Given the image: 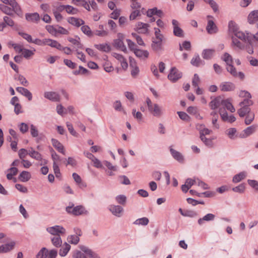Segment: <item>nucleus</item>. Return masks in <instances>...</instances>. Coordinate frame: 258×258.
Segmentation results:
<instances>
[{"label": "nucleus", "instance_id": "8", "mask_svg": "<svg viewBox=\"0 0 258 258\" xmlns=\"http://www.w3.org/2000/svg\"><path fill=\"white\" fill-rule=\"evenodd\" d=\"M172 24L173 27V34L178 37H183V31L179 27L178 22L176 20H172Z\"/></svg>", "mask_w": 258, "mask_h": 258}, {"label": "nucleus", "instance_id": "60", "mask_svg": "<svg viewBox=\"0 0 258 258\" xmlns=\"http://www.w3.org/2000/svg\"><path fill=\"white\" fill-rule=\"evenodd\" d=\"M73 258H87L85 254L79 250H76L73 255Z\"/></svg>", "mask_w": 258, "mask_h": 258}, {"label": "nucleus", "instance_id": "33", "mask_svg": "<svg viewBox=\"0 0 258 258\" xmlns=\"http://www.w3.org/2000/svg\"><path fill=\"white\" fill-rule=\"evenodd\" d=\"M0 9L3 13L8 15L11 16H13L14 15L13 13V12H14L13 10V8L11 9V8L7 6H5L3 4H0Z\"/></svg>", "mask_w": 258, "mask_h": 258}, {"label": "nucleus", "instance_id": "18", "mask_svg": "<svg viewBox=\"0 0 258 258\" xmlns=\"http://www.w3.org/2000/svg\"><path fill=\"white\" fill-rule=\"evenodd\" d=\"M234 35L237 38L242 40L246 41V39L249 42L251 38V34L249 33H247L246 35H245V34L242 32L235 31L234 32Z\"/></svg>", "mask_w": 258, "mask_h": 258}, {"label": "nucleus", "instance_id": "41", "mask_svg": "<svg viewBox=\"0 0 258 258\" xmlns=\"http://www.w3.org/2000/svg\"><path fill=\"white\" fill-rule=\"evenodd\" d=\"M68 40L74 45H76V49L79 50V49H82L83 48V44H82L78 40L72 38H69Z\"/></svg>", "mask_w": 258, "mask_h": 258}, {"label": "nucleus", "instance_id": "58", "mask_svg": "<svg viewBox=\"0 0 258 258\" xmlns=\"http://www.w3.org/2000/svg\"><path fill=\"white\" fill-rule=\"evenodd\" d=\"M236 133L235 128H230L226 131V134L230 138H233Z\"/></svg>", "mask_w": 258, "mask_h": 258}, {"label": "nucleus", "instance_id": "53", "mask_svg": "<svg viewBox=\"0 0 258 258\" xmlns=\"http://www.w3.org/2000/svg\"><path fill=\"white\" fill-rule=\"evenodd\" d=\"M200 82V79L198 74H195L192 80V85L196 88Z\"/></svg>", "mask_w": 258, "mask_h": 258}, {"label": "nucleus", "instance_id": "15", "mask_svg": "<svg viewBox=\"0 0 258 258\" xmlns=\"http://www.w3.org/2000/svg\"><path fill=\"white\" fill-rule=\"evenodd\" d=\"M134 52L136 56L142 59H145L148 58L149 54L147 50L140 49H135V51Z\"/></svg>", "mask_w": 258, "mask_h": 258}, {"label": "nucleus", "instance_id": "34", "mask_svg": "<svg viewBox=\"0 0 258 258\" xmlns=\"http://www.w3.org/2000/svg\"><path fill=\"white\" fill-rule=\"evenodd\" d=\"M250 112V108L247 106H241L237 110V113L240 117H244Z\"/></svg>", "mask_w": 258, "mask_h": 258}, {"label": "nucleus", "instance_id": "4", "mask_svg": "<svg viewBox=\"0 0 258 258\" xmlns=\"http://www.w3.org/2000/svg\"><path fill=\"white\" fill-rule=\"evenodd\" d=\"M123 35L121 33H118V38L114 40L113 45L116 48L119 49L121 51L126 52L127 51V49L123 43Z\"/></svg>", "mask_w": 258, "mask_h": 258}, {"label": "nucleus", "instance_id": "31", "mask_svg": "<svg viewBox=\"0 0 258 258\" xmlns=\"http://www.w3.org/2000/svg\"><path fill=\"white\" fill-rule=\"evenodd\" d=\"M51 242L53 246L56 247H59L62 244V240L60 235H56L51 238Z\"/></svg>", "mask_w": 258, "mask_h": 258}, {"label": "nucleus", "instance_id": "55", "mask_svg": "<svg viewBox=\"0 0 258 258\" xmlns=\"http://www.w3.org/2000/svg\"><path fill=\"white\" fill-rule=\"evenodd\" d=\"M29 151L28 152L25 149H21L19 151V156L22 160L24 159L26 156L29 154Z\"/></svg>", "mask_w": 258, "mask_h": 258}, {"label": "nucleus", "instance_id": "46", "mask_svg": "<svg viewBox=\"0 0 258 258\" xmlns=\"http://www.w3.org/2000/svg\"><path fill=\"white\" fill-rule=\"evenodd\" d=\"M250 98H246L239 103V105L240 106H247L249 107L253 104V101L249 99Z\"/></svg>", "mask_w": 258, "mask_h": 258}, {"label": "nucleus", "instance_id": "5", "mask_svg": "<svg viewBox=\"0 0 258 258\" xmlns=\"http://www.w3.org/2000/svg\"><path fill=\"white\" fill-rule=\"evenodd\" d=\"M148 110L151 114L155 117H159L163 114L161 107L157 103H154L148 109Z\"/></svg>", "mask_w": 258, "mask_h": 258}, {"label": "nucleus", "instance_id": "59", "mask_svg": "<svg viewBox=\"0 0 258 258\" xmlns=\"http://www.w3.org/2000/svg\"><path fill=\"white\" fill-rule=\"evenodd\" d=\"M57 43V41L56 40L45 38V45L55 48Z\"/></svg>", "mask_w": 258, "mask_h": 258}, {"label": "nucleus", "instance_id": "23", "mask_svg": "<svg viewBox=\"0 0 258 258\" xmlns=\"http://www.w3.org/2000/svg\"><path fill=\"white\" fill-rule=\"evenodd\" d=\"M171 153L173 157L179 162H183L184 161V158L182 155L179 152L174 150L173 149H170Z\"/></svg>", "mask_w": 258, "mask_h": 258}, {"label": "nucleus", "instance_id": "13", "mask_svg": "<svg viewBox=\"0 0 258 258\" xmlns=\"http://www.w3.org/2000/svg\"><path fill=\"white\" fill-rule=\"evenodd\" d=\"M25 18L28 21L33 23H38L40 20V16L37 13H27Z\"/></svg>", "mask_w": 258, "mask_h": 258}, {"label": "nucleus", "instance_id": "50", "mask_svg": "<svg viewBox=\"0 0 258 258\" xmlns=\"http://www.w3.org/2000/svg\"><path fill=\"white\" fill-rule=\"evenodd\" d=\"M19 34L24 39L26 40L28 42L32 43L33 39L30 35L24 32H19Z\"/></svg>", "mask_w": 258, "mask_h": 258}, {"label": "nucleus", "instance_id": "22", "mask_svg": "<svg viewBox=\"0 0 258 258\" xmlns=\"http://www.w3.org/2000/svg\"><path fill=\"white\" fill-rule=\"evenodd\" d=\"M110 211L112 213L117 217L120 216V214L123 211V208L120 206H111Z\"/></svg>", "mask_w": 258, "mask_h": 258}, {"label": "nucleus", "instance_id": "45", "mask_svg": "<svg viewBox=\"0 0 258 258\" xmlns=\"http://www.w3.org/2000/svg\"><path fill=\"white\" fill-rule=\"evenodd\" d=\"M34 54L33 51L26 48H24L22 51L23 56L26 59H29L31 56H33Z\"/></svg>", "mask_w": 258, "mask_h": 258}, {"label": "nucleus", "instance_id": "26", "mask_svg": "<svg viewBox=\"0 0 258 258\" xmlns=\"http://www.w3.org/2000/svg\"><path fill=\"white\" fill-rule=\"evenodd\" d=\"M248 21L250 24L258 21V10L253 11L249 14Z\"/></svg>", "mask_w": 258, "mask_h": 258}, {"label": "nucleus", "instance_id": "40", "mask_svg": "<svg viewBox=\"0 0 258 258\" xmlns=\"http://www.w3.org/2000/svg\"><path fill=\"white\" fill-rule=\"evenodd\" d=\"M256 126L253 125L247 127L246 129L244 130V132L246 136H248L254 133L256 130Z\"/></svg>", "mask_w": 258, "mask_h": 258}, {"label": "nucleus", "instance_id": "35", "mask_svg": "<svg viewBox=\"0 0 258 258\" xmlns=\"http://www.w3.org/2000/svg\"><path fill=\"white\" fill-rule=\"evenodd\" d=\"M245 177V173L244 172L239 173L235 175L233 178V181L235 183L240 182Z\"/></svg>", "mask_w": 258, "mask_h": 258}, {"label": "nucleus", "instance_id": "21", "mask_svg": "<svg viewBox=\"0 0 258 258\" xmlns=\"http://www.w3.org/2000/svg\"><path fill=\"white\" fill-rule=\"evenodd\" d=\"M215 52V50L213 49H206L203 51L202 55V57L205 59H211Z\"/></svg>", "mask_w": 258, "mask_h": 258}, {"label": "nucleus", "instance_id": "37", "mask_svg": "<svg viewBox=\"0 0 258 258\" xmlns=\"http://www.w3.org/2000/svg\"><path fill=\"white\" fill-rule=\"evenodd\" d=\"M29 155L36 160H42L41 155L38 152L34 151L31 149V150H29Z\"/></svg>", "mask_w": 258, "mask_h": 258}, {"label": "nucleus", "instance_id": "56", "mask_svg": "<svg viewBox=\"0 0 258 258\" xmlns=\"http://www.w3.org/2000/svg\"><path fill=\"white\" fill-rule=\"evenodd\" d=\"M155 35L157 40L162 41L163 35L161 33V31L159 28H155Z\"/></svg>", "mask_w": 258, "mask_h": 258}, {"label": "nucleus", "instance_id": "25", "mask_svg": "<svg viewBox=\"0 0 258 258\" xmlns=\"http://www.w3.org/2000/svg\"><path fill=\"white\" fill-rule=\"evenodd\" d=\"M161 40H155L152 41L151 47L153 50L156 52H159L162 49Z\"/></svg>", "mask_w": 258, "mask_h": 258}, {"label": "nucleus", "instance_id": "54", "mask_svg": "<svg viewBox=\"0 0 258 258\" xmlns=\"http://www.w3.org/2000/svg\"><path fill=\"white\" fill-rule=\"evenodd\" d=\"M233 191L238 193H242L245 190V186L243 184H241L238 186L233 187L232 188Z\"/></svg>", "mask_w": 258, "mask_h": 258}, {"label": "nucleus", "instance_id": "10", "mask_svg": "<svg viewBox=\"0 0 258 258\" xmlns=\"http://www.w3.org/2000/svg\"><path fill=\"white\" fill-rule=\"evenodd\" d=\"M219 87L220 90L223 92L232 91L235 88V85L230 82H223L220 85Z\"/></svg>", "mask_w": 258, "mask_h": 258}, {"label": "nucleus", "instance_id": "47", "mask_svg": "<svg viewBox=\"0 0 258 258\" xmlns=\"http://www.w3.org/2000/svg\"><path fill=\"white\" fill-rule=\"evenodd\" d=\"M47 252L48 250L46 248H42L37 254V258H46Z\"/></svg>", "mask_w": 258, "mask_h": 258}, {"label": "nucleus", "instance_id": "28", "mask_svg": "<svg viewBox=\"0 0 258 258\" xmlns=\"http://www.w3.org/2000/svg\"><path fill=\"white\" fill-rule=\"evenodd\" d=\"M31 174L26 171H22L19 176V179L22 182H27L31 178Z\"/></svg>", "mask_w": 258, "mask_h": 258}, {"label": "nucleus", "instance_id": "48", "mask_svg": "<svg viewBox=\"0 0 258 258\" xmlns=\"http://www.w3.org/2000/svg\"><path fill=\"white\" fill-rule=\"evenodd\" d=\"M141 15V14L140 10H135L131 13V14L130 16V20H134L136 19V18L138 16H140Z\"/></svg>", "mask_w": 258, "mask_h": 258}, {"label": "nucleus", "instance_id": "61", "mask_svg": "<svg viewBox=\"0 0 258 258\" xmlns=\"http://www.w3.org/2000/svg\"><path fill=\"white\" fill-rule=\"evenodd\" d=\"M81 30L84 34L87 35L88 36H90L92 34L91 30L88 26H83L81 27Z\"/></svg>", "mask_w": 258, "mask_h": 258}, {"label": "nucleus", "instance_id": "57", "mask_svg": "<svg viewBox=\"0 0 258 258\" xmlns=\"http://www.w3.org/2000/svg\"><path fill=\"white\" fill-rule=\"evenodd\" d=\"M132 36L135 37L136 39L137 42L140 45L144 46L145 43L142 39V38L139 35H138L136 33H133L132 34Z\"/></svg>", "mask_w": 258, "mask_h": 258}, {"label": "nucleus", "instance_id": "38", "mask_svg": "<svg viewBox=\"0 0 258 258\" xmlns=\"http://www.w3.org/2000/svg\"><path fill=\"white\" fill-rule=\"evenodd\" d=\"M80 240V238L78 235H71L68 237V241L72 244H77Z\"/></svg>", "mask_w": 258, "mask_h": 258}, {"label": "nucleus", "instance_id": "30", "mask_svg": "<svg viewBox=\"0 0 258 258\" xmlns=\"http://www.w3.org/2000/svg\"><path fill=\"white\" fill-rule=\"evenodd\" d=\"M94 47L97 49L105 52H108L111 50L110 46L106 43L95 44Z\"/></svg>", "mask_w": 258, "mask_h": 258}, {"label": "nucleus", "instance_id": "44", "mask_svg": "<svg viewBox=\"0 0 258 258\" xmlns=\"http://www.w3.org/2000/svg\"><path fill=\"white\" fill-rule=\"evenodd\" d=\"M66 12L70 14H77L79 11L77 8L70 5H66Z\"/></svg>", "mask_w": 258, "mask_h": 258}, {"label": "nucleus", "instance_id": "64", "mask_svg": "<svg viewBox=\"0 0 258 258\" xmlns=\"http://www.w3.org/2000/svg\"><path fill=\"white\" fill-rule=\"evenodd\" d=\"M47 253L46 257H47V258H55L57 254V251L56 250L52 249Z\"/></svg>", "mask_w": 258, "mask_h": 258}, {"label": "nucleus", "instance_id": "20", "mask_svg": "<svg viewBox=\"0 0 258 258\" xmlns=\"http://www.w3.org/2000/svg\"><path fill=\"white\" fill-rule=\"evenodd\" d=\"M190 63L192 65L197 67L205 64V61L201 59L199 55L194 56L191 59Z\"/></svg>", "mask_w": 258, "mask_h": 258}, {"label": "nucleus", "instance_id": "19", "mask_svg": "<svg viewBox=\"0 0 258 258\" xmlns=\"http://www.w3.org/2000/svg\"><path fill=\"white\" fill-rule=\"evenodd\" d=\"M7 4L12 7L13 11L17 15H19L21 13V8L15 0H9Z\"/></svg>", "mask_w": 258, "mask_h": 258}, {"label": "nucleus", "instance_id": "49", "mask_svg": "<svg viewBox=\"0 0 258 258\" xmlns=\"http://www.w3.org/2000/svg\"><path fill=\"white\" fill-rule=\"evenodd\" d=\"M94 34L98 36L105 37L108 35V32L105 30H96L94 31Z\"/></svg>", "mask_w": 258, "mask_h": 258}, {"label": "nucleus", "instance_id": "27", "mask_svg": "<svg viewBox=\"0 0 258 258\" xmlns=\"http://www.w3.org/2000/svg\"><path fill=\"white\" fill-rule=\"evenodd\" d=\"M71 249V245L67 242H65L62 247L59 249V254L61 256H66Z\"/></svg>", "mask_w": 258, "mask_h": 258}, {"label": "nucleus", "instance_id": "63", "mask_svg": "<svg viewBox=\"0 0 258 258\" xmlns=\"http://www.w3.org/2000/svg\"><path fill=\"white\" fill-rule=\"evenodd\" d=\"M12 46L14 47L15 51L18 53L22 52L24 49L23 46L20 44L12 43Z\"/></svg>", "mask_w": 258, "mask_h": 258}, {"label": "nucleus", "instance_id": "14", "mask_svg": "<svg viewBox=\"0 0 258 258\" xmlns=\"http://www.w3.org/2000/svg\"><path fill=\"white\" fill-rule=\"evenodd\" d=\"M16 90L22 95L27 97L29 101L32 100V93L27 89L21 87H18L16 88Z\"/></svg>", "mask_w": 258, "mask_h": 258}, {"label": "nucleus", "instance_id": "12", "mask_svg": "<svg viewBox=\"0 0 258 258\" xmlns=\"http://www.w3.org/2000/svg\"><path fill=\"white\" fill-rule=\"evenodd\" d=\"M223 100L221 96L215 98L209 103V106L212 109H215L220 105H222Z\"/></svg>", "mask_w": 258, "mask_h": 258}, {"label": "nucleus", "instance_id": "6", "mask_svg": "<svg viewBox=\"0 0 258 258\" xmlns=\"http://www.w3.org/2000/svg\"><path fill=\"white\" fill-rule=\"evenodd\" d=\"M66 211L69 213H72L74 215L78 216L84 214L86 211L82 206H78L72 209V207H67Z\"/></svg>", "mask_w": 258, "mask_h": 258}, {"label": "nucleus", "instance_id": "9", "mask_svg": "<svg viewBox=\"0 0 258 258\" xmlns=\"http://www.w3.org/2000/svg\"><path fill=\"white\" fill-rule=\"evenodd\" d=\"M44 97L45 98L54 102H59L60 100V96L59 94L56 92H45L44 93Z\"/></svg>", "mask_w": 258, "mask_h": 258}, {"label": "nucleus", "instance_id": "51", "mask_svg": "<svg viewBox=\"0 0 258 258\" xmlns=\"http://www.w3.org/2000/svg\"><path fill=\"white\" fill-rule=\"evenodd\" d=\"M126 197L124 195H119L116 197V200L118 203L124 205L126 203Z\"/></svg>", "mask_w": 258, "mask_h": 258}, {"label": "nucleus", "instance_id": "2", "mask_svg": "<svg viewBox=\"0 0 258 258\" xmlns=\"http://www.w3.org/2000/svg\"><path fill=\"white\" fill-rule=\"evenodd\" d=\"M46 231L51 235H53V236L61 235L62 234H64L66 232L65 229L58 225L48 227L46 228Z\"/></svg>", "mask_w": 258, "mask_h": 258}, {"label": "nucleus", "instance_id": "36", "mask_svg": "<svg viewBox=\"0 0 258 258\" xmlns=\"http://www.w3.org/2000/svg\"><path fill=\"white\" fill-rule=\"evenodd\" d=\"M254 118V114L250 111L246 115L244 122L246 125H249L252 122Z\"/></svg>", "mask_w": 258, "mask_h": 258}, {"label": "nucleus", "instance_id": "1", "mask_svg": "<svg viewBox=\"0 0 258 258\" xmlns=\"http://www.w3.org/2000/svg\"><path fill=\"white\" fill-rule=\"evenodd\" d=\"M221 59L224 61L226 63V70L230 74H235V67L233 65V58L227 52L224 53L221 57Z\"/></svg>", "mask_w": 258, "mask_h": 258}, {"label": "nucleus", "instance_id": "52", "mask_svg": "<svg viewBox=\"0 0 258 258\" xmlns=\"http://www.w3.org/2000/svg\"><path fill=\"white\" fill-rule=\"evenodd\" d=\"M3 20L8 26L10 27H13L14 26L15 23L11 18L8 16H5L3 18Z\"/></svg>", "mask_w": 258, "mask_h": 258}, {"label": "nucleus", "instance_id": "7", "mask_svg": "<svg viewBox=\"0 0 258 258\" xmlns=\"http://www.w3.org/2000/svg\"><path fill=\"white\" fill-rule=\"evenodd\" d=\"M149 24L139 22L136 24L135 30L139 33L147 34L149 33Z\"/></svg>", "mask_w": 258, "mask_h": 258}, {"label": "nucleus", "instance_id": "62", "mask_svg": "<svg viewBox=\"0 0 258 258\" xmlns=\"http://www.w3.org/2000/svg\"><path fill=\"white\" fill-rule=\"evenodd\" d=\"M177 114L179 118L183 120H188L189 119V116L184 112L178 111Z\"/></svg>", "mask_w": 258, "mask_h": 258}, {"label": "nucleus", "instance_id": "24", "mask_svg": "<svg viewBox=\"0 0 258 258\" xmlns=\"http://www.w3.org/2000/svg\"><path fill=\"white\" fill-rule=\"evenodd\" d=\"M15 245V242H11L10 243L6 244L0 246L1 253L7 252L12 250Z\"/></svg>", "mask_w": 258, "mask_h": 258}, {"label": "nucleus", "instance_id": "3", "mask_svg": "<svg viewBox=\"0 0 258 258\" xmlns=\"http://www.w3.org/2000/svg\"><path fill=\"white\" fill-rule=\"evenodd\" d=\"M182 77V73L176 68H172L168 75V79L172 82L177 81Z\"/></svg>", "mask_w": 258, "mask_h": 258}, {"label": "nucleus", "instance_id": "11", "mask_svg": "<svg viewBox=\"0 0 258 258\" xmlns=\"http://www.w3.org/2000/svg\"><path fill=\"white\" fill-rule=\"evenodd\" d=\"M212 131L207 128L203 127L200 129V138L206 144L210 143V139H208L205 135H209Z\"/></svg>", "mask_w": 258, "mask_h": 258}, {"label": "nucleus", "instance_id": "42", "mask_svg": "<svg viewBox=\"0 0 258 258\" xmlns=\"http://www.w3.org/2000/svg\"><path fill=\"white\" fill-rule=\"evenodd\" d=\"M133 116L137 120L138 122L142 121L143 118V114L139 111H136L135 109H133L132 111Z\"/></svg>", "mask_w": 258, "mask_h": 258}, {"label": "nucleus", "instance_id": "43", "mask_svg": "<svg viewBox=\"0 0 258 258\" xmlns=\"http://www.w3.org/2000/svg\"><path fill=\"white\" fill-rule=\"evenodd\" d=\"M219 113L222 119L226 121V120L228 119V113L227 111L225 110V109L224 108H220L219 110Z\"/></svg>", "mask_w": 258, "mask_h": 258}, {"label": "nucleus", "instance_id": "32", "mask_svg": "<svg viewBox=\"0 0 258 258\" xmlns=\"http://www.w3.org/2000/svg\"><path fill=\"white\" fill-rule=\"evenodd\" d=\"M215 218V216L213 214H207L205 216H204L202 218H200L198 220V223L200 225H201L203 224V222L204 221H210L214 220V219Z\"/></svg>", "mask_w": 258, "mask_h": 258}, {"label": "nucleus", "instance_id": "16", "mask_svg": "<svg viewBox=\"0 0 258 258\" xmlns=\"http://www.w3.org/2000/svg\"><path fill=\"white\" fill-rule=\"evenodd\" d=\"M68 22L75 26L78 27H80L81 25H83L85 22L84 21L79 18H77L75 17H70L68 19Z\"/></svg>", "mask_w": 258, "mask_h": 258}, {"label": "nucleus", "instance_id": "29", "mask_svg": "<svg viewBox=\"0 0 258 258\" xmlns=\"http://www.w3.org/2000/svg\"><path fill=\"white\" fill-rule=\"evenodd\" d=\"M222 106L226 108L227 110H229L231 112H234L235 109L230 102L229 99H224L223 101Z\"/></svg>", "mask_w": 258, "mask_h": 258}, {"label": "nucleus", "instance_id": "17", "mask_svg": "<svg viewBox=\"0 0 258 258\" xmlns=\"http://www.w3.org/2000/svg\"><path fill=\"white\" fill-rule=\"evenodd\" d=\"M206 30L209 34H214L217 32L218 29L212 20H209L206 27Z\"/></svg>", "mask_w": 258, "mask_h": 258}, {"label": "nucleus", "instance_id": "39", "mask_svg": "<svg viewBox=\"0 0 258 258\" xmlns=\"http://www.w3.org/2000/svg\"><path fill=\"white\" fill-rule=\"evenodd\" d=\"M149 223V220L147 218L144 217L138 219L134 222V224L136 225H146Z\"/></svg>", "mask_w": 258, "mask_h": 258}]
</instances>
